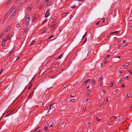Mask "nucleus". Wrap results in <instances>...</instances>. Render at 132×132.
<instances>
[{
    "instance_id": "f257e3e1",
    "label": "nucleus",
    "mask_w": 132,
    "mask_h": 132,
    "mask_svg": "<svg viewBox=\"0 0 132 132\" xmlns=\"http://www.w3.org/2000/svg\"><path fill=\"white\" fill-rule=\"evenodd\" d=\"M30 19V17H26L25 24L26 26H28L29 24Z\"/></svg>"
},
{
    "instance_id": "f03ea898",
    "label": "nucleus",
    "mask_w": 132,
    "mask_h": 132,
    "mask_svg": "<svg viewBox=\"0 0 132 132\" xmlns=\"http://www.w3.org/2000/svg\"><path fill=\"white\" fill-rule=\"evenodd\" d=\"M49 125L48 123H47L45 125L44 130H45L47 131L48 130V128Z\"/></svg>"
},
{
    "instance_id": "7ed1b4c3",
    "label": "nucleus",
    "mask_w": 132,
    "mask_h": 132,
    "mask_svg": "<svg viewBox=\"0 0 132 132\" xmlns=\"http://www.w3.org/2000/svg\"><path fill=\"white\" fill-rule=\"evenodd\" d=\"M50 13L49 12V10L48 9L46 13V14L44 16H48Z\"/></svg>"
},
{
    "instance_id": "20e7f679",
    "label": "nucleus",
    "mask_w": 132,
    "mask_h": 132,
    "mask_svg": "<svg viewBox=\"0 0 132 132\" xmlns=\"http://www.w3.org/2000/svg\"><path fill=\"white\" fill-rule=\"evenodd\" d=\"M12 7L9 10V11L7 12L6 13V15L7 16H8L9 14L12 11Z\"/></svg>"
},
{
    "instance_id": "39448f33",
    "label": "nucleus",
    "mask_w": 132,
    "mask_h": 132,
    "mask_svg": "<svg viewBox=\"0 0 132 132\" xmlns=\"http://www.w3.org/2000/svg\"><path fill=\"white\" fill-rule=\"evenodd\" d=\"M116 117L117 116L115 117L114 116L111 117L110 118V120L111 121H113L116 119Z\"/></svg>"
},
{
    "instance_id": "423d86ee",
    "label": "nucleus",
    "mask_w": 132,
    "mask_h": 132,
    "mask_svg": "<svg viewBox=\"0 0 132 132\" xmlns=\"http://www.w3.org/2000/svg\"><path fill=\"white\" fill-rule=\"evenodd\" d=\"M34 92V91H33L32 92L31 94H30L29 96H28V98H31L33 95Z\"/></svg>"
},
{
    "instance_id": "0eeeda50",
    "label": "nucleus",
    "mask_w": 132,
    "mask_h": 132,
    "mask_svg": "<svg viewBox=\"0 0 132 132\" xmlns=\"http://www.w3.org/2000/svg\"><path fill=\"white\" fill-rule=\"evenodd\" d=\"M32 7L33 6L31 5H30L28 8V9L29 11H31Z\"/></svg>"
},
{
    "instance_id": "6e6552de",
    "label": "nucleus",
    "mask_w": 132,
    "mask_h": 132,
    "mask_svg": "<svg viewBox=\"0 0 132 132\" xmlns=\"http://www.w3.org/2000/svg\"><path fill=\"white\" fill-rule=\"evenodd\" d=\"M13 114V112L12 111L11 112H10V113H9L7 114H6V117L9 116H10L11 114Z\"/></svg>"
},
{
    "instance_id": "1a4fd4ad",
    "label": "nucleus",
    "mask_w": 132,
    "mask_h": 132,
    "mask_svg": "<svg viewBox=\"0 0 132 132\" xmlns=\"http://www.w3.org/2000/svg\"><path fill=\"white\" fill-rule=\"evenodd\" d=\"M129 62H127L125 63L124 66L127 67L129 65Z\"/></svg>"
},
{
    "instance_id": "9d476101",
    "label": "nucleus",
    "mask_w": 132,
    "mask_h": 132,
    "mask_svg": "<svg viewBox=\"0 0 132 132\" xmlns=\"http://www.w3.org/2000/svg\"><path fill=\"white\" fill-rule=\"evenodd\" d=\"M54 104V103H53L52 104H51L50 105V106H47V108L48 109H50V110L51 109V108L52 107V105H53Z\"/></svg>"
},
{
    "instance_id": "9b49d317",
    "label": "nucleus",
    "mask_w": 132,
    "mask_h": 132,
    "mask_svg": "<svg viewBox=\"0 0 132 132\" xmlns=\"http://www.w3.org/2000/svg\"><path fill=\"white\" fill-rule=\"evenodd\" d=\"M12 36V34L10 33L7 36V38H6L7 40L9 39Z\"/></svg>"
},
{
    "instance_id": "f8f14e48",
    "label": "nucleus",
    "mask_w": 132,
    "mask_h": 132,
    "mask_svg": "<svg viewBox=\"0 0 132 132\" xmlns=\"http://www.w3.org/2000/svg\"><path fill=\"white\" fill-rule=\"evenodd\" d=\"M10 27V25L8 26L5 29V31L6 32H7L9 30Z\"/></svg>"
},
{
    "instance_id": "ddd939ff",
    "label": "nucleus",
    "mask_w": 132,
    "mask_h": 132,
    "mask_svg": "<svg viewBox=\"0 0 132 132\" xmlns=\"http://www.w3.org/2000/svg\"><path fill=\"white\" fill-rule=\"evenodd\" d=\"M109 98L110 97H106L104 99V101L106 102H108V101Z\"/></svg>"
},
{
    "instance_id": "4468645a",
    "label": "nucleus",
    "mask_w": 132,
    "mask_h": 132,
    "mask_svg": "<svg viewBox=\"0 0 132 132\" xmlns=\"http://www.w3.org/2000/svg\"><path fill=\"white\" fill-rule=\"evenodd\" d=\"M21 34L18 35H17V39H18L19 40L21 38Z\"/></svg>"
},
{
    "instance_id": "2eb2a0df",
    "label": "nucleus",
    "mask_w": 132,
    "mask_h": 132,
    "mask_svg": "<svg viewBox=\"0 0 132 132\" xmlns=\"http://www.w3.org/2000/svg\"><path fill=\"white\" fill-rule=\"evenodd\" d=\"M28 27H26L24 29V31L23 32L24 34L26 33V32L27 31V30H28Z\"/></svg>"
},
{
    "instance_id": "dca6fc26",
    "label": "nucleus",
    "mask_w": 132,
    "mask_h": 132,
    "mask_svg": "<svg viewBox=\"0 0 132 132\" xmlns=\"http://www.w3.org/2000/svg\"><path fill=\"white\" fill-rule=\"evenodd\" d=\"M63 54H62L60 56H59L57 59V60H60L62 57L63 55Z\"/></svg>"
},
{
    "instance_id": "f3484780",
    "label": "nucleus",
    "mask_w": 132,
    "mask_h": 132,
    "mask_svg": "<svg viewBox=\"0 0 132 132\" xmlns=\"http://www.w3.org/2000/svg\"><path fill=\"white\" fill-rule=\"evenodd\" d=\"M113 84L114 82L113 81H111L109 85V86L110 87H112L113 85Z\"/></svg>"
},
{
    "instance_id": "a211bd4d",
    "label": "nucleus",
    "mask_w": 132,
    "mask_h": 132,
    "mask_svg": "<svg viewBox=\"0 0 132 132\" xmlns=\"http://www.w3.org/2000/svg\"><path fill=\"white\" fill-rule=\"evenodd\" d=\"M37 19V17H34L32 19L33 22H35Z\"/></svg>"
},
{
    "instance_id": "6ab92c4d",
    "label": "nucleus",
    "mask_w": 132,
    "mask_h": 132,
    "mask_svg": "<svg viewBox=\"0 0 132 132\" xmlns=\"http://www.w3.org/2000/svg\"><path fill=\"white\" fill-rule=\"evenodd\" d=\"M91 93V91L90 90H88L86 92V94L87 95H89Z\"/></svg>"
},
{
    "instance_id": "aec40b11",
    "label": "nucleus",
    "mask_w": 132,
    "mask_h": 132,
    "mask_svg": "<svg viewBox=\"0 0 132 132\" xmlns=\"http://www.w3.org/2000/svg\"><path fill=\"white\" fill-rule=\"evenodd\" d=\"M90 81V79H88L86 80L84 82V84H85L84 85H85L86 83H87Z\"/></svg>"
},
{
    "instance_id": "412c9836",
    "label": "nucleus",
    "mask_w": 132,
    "mask_h": 132,
    "mask_svg": "<svg viewBox=\"0 0 132 132\" xmlns=\"http://www.w3.org/2000/svg\"><path fill=\"white\" fill-rule=\"evenodd\" d=\"M5 41L4 39L3 40V41L2 42V45H4L5 44Z\"/></svg>"
},
{
    "instance_id": "4be33fe9",
    "label": "nucleus",
    "mask_w": 132,
    "mask_h": 132,
    "mask_svg": "<svg viewBox=\"0 0 132 132\" xmlns=\"http://www.w3.org/2000/svg\"><path fill=\"white\" fill-rule=\"evenodd\" d=\"M105 18H103L101 19L100 21L101 22H102L103 23L105 22Z\"/></svg>"
},
{
    "instance_id": "5701e85b",
    "label": "nucleus",
    "mask_w": 132,
    "mask_h": 132,
    "mask_svg": "<svg viewBox=\"0 0 132 132\" xmlns=\"http://www.w3.org/2000/svg\"><path fill=\"white\" fill-rule=\"evenodd\" d=\"M35 40H33L30 43V45H32L35 43Z\"/></svg>"
},
{
    "instance_id": "b1692460",
    "label": "nucleus",
    "mask_w": 132,
    "mask_h": 132,
    "mask_svg": "<svg viewBox=\"0 0 132 132\" xmlns=\"http://www.w3.org/2000/svg\"><path fill=\"white\" fill-rule=\"evenodd\" d=\"M47 21V22L48 23H49V22L50 21V20H49V19H46L45 20V21H44L43 22V23H44L45 22H46Z\"/></svg>"
},
{
    "instance_id": "393cba45",
    "label": "nucleus",
    "mask_w": 132,
    "mask_h": 132,
    "mask_svg": "<svg viewBox=\"0 0 132 132\" xmlns=\"http://www.w3.org/2000/svg\"><path fill=\"white\" fill-rule=\"evenodd\" d=\"M56 27L53 26V27H50L51 28H52L51 30L52 31H53L56 28Z\"/></svg>"
},
{
    "instance_id": "a878e982",
    "label": "nucleus",
    "mask_w": 132,
    "mask_h": 132,
    "mask_svg": "<svg viewBox=\"0 0 132 132\" xmlns=\"http://www.w3.org/2000/svg\"><path fill=\"white\" fill-rule=\"evenodd\" d=\"M4 32H2L0 35V37H2L4 35Z\"/></svg>"
},
{
    "instance_id": "bb28decb",
    "label": "nucleus",
    "mask_w": 132,
    "mask_h": 132,
    "mask_svg": "<svg viewBox=\"0 0 132 132\" xmlns=\"http://www.w3.org/2000/svg\"><path fill=\"white\" fill-rule=\"evenodd\" d=\"M119 32H120V31H115L114 32H112V34H114V33L118 34Z\"/></svg>"
},
{
    "instance_id": "cd10ccee",
    "label": "nucleus",
    "mask_w": 132,
    "mask_h": 132,
    "mask_svg": "<svg viewBox=\"0 0 132 132\" xmlns=\"http://www.w3.org/2000/svg\"><path fill=\"white\" fill-rule=\"evenodd\" d=\"M58 20V19L57 18H56L53 21V22L55 23Z\"/></svg>"
},
{
    "instance_id": "c85d7f7f",
    "label": "nucleus",
    "mask_w": 132,
    "mask_h": 132,
    "mask_svg": "<svg viewBox=\"0 0 132 132\" xmlns=\"http://www.w3.org/2000/svg\"><path fill=\"white\" fill-rule=\"evenodd\" d=\"M16 27L17 28H19L20 26V25L19 23H18L17 24H16Z\"/></svg>"
},
{
    "instance_id": "c756f323",
    "label": "nucleus",
    "mask_w": 132,
    "mask_h": 132,
    "mask_svg": "<svg viewBox=\"0 0 132 132\" xmlns=\"http://www.w3.org/2000/svg\"><path fill=\"white\" fill-rule=\"evenodd\" d=\"M54 125V123H52L51 125L49 127L50 128L51 127H52Z\"/></svg>"
},
{
    "instance_id": "7c9ffc66",
    "label": "nucleus",
    "mask_w": 132,
    "mask_h": 132,
    "mask_svg": "<svg viewBox=\"0 0 132 132\" xmlns=\"http://www.w3.org/2000/svg\"><path fill=\"white\" fill-rule=\"evenodd\" d=\"M110 57V55H106V57L105 59L107 58V59H108Z\"/></svg>"
},
{
    "instance_id": "2f4dec72",
    "label": "nucleus",
    "mask_w": 132,
    "mask_h": 132,
    "mask_svg": "<svg viewBox=\"0 0 132 132\" xmlns=\"http://www.w3.org/2000/svg\"><path fill=\"white\" fill-rule=\"evenodd\" d=\"M71 7L73 9H74L76 7L75 5H73L71 6Z\"/></svg>"
},
{
    "instance_id": "473e14b6",
    "label": "nucleus",
    "mask_w": 132,
    "mask_h": 132,
    "mask_svg": "<svg viewBox=\"0 0 132 132\" xmlns=\"http://www.w3.org/2000/svg\"><path fill=\"white\" fill-rule=\"evenodd\" d=\"M47 31V29H44L43 31L42 32V33H43V34H44L45 33V32L46 31Z\"/></svg>"
},
{
    "instance_id": "72a5a7b5",
    "label": "nucleus",
    "mask_w": 132,
    "mask_h": 132,
    "mask_svg": "<svg viewBox=\"0 0 132 132\" xmlns=\"http://www.w3.org/2000/svg\"><path fill=\"white\" fill-rule=\"evenodd\" d=\"M44 6V5L42 3H41L40 5V7H43Z\"/></svg>"
},
{
    "instance_id": "f704fd0d",
    "label": "nucleus",
    "mask_w": 132,
    "mask_h": 132,
    "mask_svg": "<svg viewBox=\"0 0 132 132\" xmlns=\"http://www.w3.org/2000/svg\"><path fill=\"white\" fill-rule=\"evenodd\" d=\"M130 96V94L128 93L127 94L126 97H129Z\"/></svg>"
},
{
    "instance_id": "c9c22d12",
    "label": "nucleus",
    "mask_w": 132,
    "mask_h": 132,
    "mask_svg": "<svg viewBox=\"0 0 132 132\" xmlns=\"http://www.w3.org/2000/svg\"><path fill=\"white\" fill-rule=\"evenodd\" d=\"M95 83V81L94 80H93L92 81V83L93 84H94Z\"/></svg>"
},
{
    "instance_id": "e433bc0d",
    "label": "nucleus",
    "mask_w": 132,
    "mask_h": 132,
    "mask_svg": "<svg viewBox=\"0 0 132 132\" xmlns=\"http://www.w3.org/2000/svg\"><path fill=\"white\" fill-rule=\"evenodd\" d=\"M103 79V78L102 77H100L99 79H98V80L100 81H101Z\"/></svg>"
},
{
    "instance_id": "4c0bfd02",
    "label": "nucleus",
    "mask_w": 132,
    "mask_h": 132,
    "mask_svg": "<svg viewBox=\"0 0 132 132\" xmlns=\"http://www.w3.org/2000/svg\"><path fill=\"white\" fill-rule=\"evenodd\" d=\"M15 15V12H14L13 13V14H12V15L11 16H14Z\"/></svg>"
},
{
    "instance_id": "58836bf2",
    "label": "nucleus",
    "mask_w": 132,
    "mask_h": 132,
    "mask_svg": "<svg viewBox=\"0 0 132 132\" xmlns=\"http://www.w3.org/2000/svg\"><path fill=\"white\" fill-rule=\"evenodd\" d=\"M4 69H2L0 72V74H1L2 73V72L4 71Z\"/></svg>"
},
{
    "instance_id": "ea45409f",
    "label": "nucleus",
    "mask_w": 132,
    "mask_h": 132,
    "mask_svg": "<svg viewBox=\"0 0 132 132\" xmlns=\"http://www.w3.org/2000/svg\"><path fill=\"white\" fill-rule=\"evenodd\" d=\"M124 72L123 70H121L120 71V73H124Z\"/></svg>"
},
{
    "instance_id": "a19ab883",
    "label": "nucleus",
    "mask_w": 132,
    "mask_h": 132,
    "mask_svg": "<svg viewBox=\"0 0 132 132\" xmlns=\"http://www.w3.org/2000/svg\"><path fill=\"white\" fill-rule=\"evenodd\" d=\"M128 79V76H126L125 77V79Z\"/></svg>"
},
{
    "instance_id": "79ce46f5",
    "label": "nucleus",
    "mask_w": 132,
    "mask_h": 132,
    "mask_svg": "<svg viewBox=\"0 0 132 132\" xmlns=\"http://www.w3.org/2000/svg\"><path fill=\"white\" fill-rule=\"evenodd\" d=\"M75 100V99H72L70 100V101L71 102H73Z\"/></svg>"
},
{
    "instance_id": "37998d69",
    "label": "nucleus",
    "mask_w": 132,
    "mask_h": 132,
    "mask_svg": "<svg viewBox=\"0 0 132 132\" xmlns=\"http://www.w3.org/2000/svg\"><path fill=\"white\" fill-rule=\"evenodd\" d=\"M61 127L63 129L64 127V125H61Z\"/></svg>"
},
{
    "instance_id": "c03bdc74",
    "label": "nucleus",
    "mask_w": 132,
    "mask_h": 132,
    "mask_svg": "<svg viewBox=\"0 0 132 132\" xmlns=\"http://www.w3.org/2000/svg\"><path fill=\"white\" fill-rule=\"evenodd\" d=\"M125 86V85L124 84H123L121 85V87L122 88L124 87Z\"/></svg>"
},
{
    "instance_id": "a18cd8bd",
    "label": "nucleus",
    "mask_w": 132,
    "mask_h": 132,
    "mask_svg": "<svg viewBox=\"0 0 132 132\" xmlns=\"http://www.w3.org/2000/svg\"><path fill=\"white\" fill-rule=\"evenodd\" d=\"M38 129V128H37L35 130H33L32 131V132H35V131H36V130H37Z\"/></svg>"
},
{
    "instance_id": "49530a36",
    "label": "nucleus",
    "mask_w": 132,
    "mask_h": 132,
    "mask_svg": "<svg viewBox=\"0 0 132 132\" xmlns=\"http://www.w3.org/2000/svg\"><path fill=\"white\" fill-rule=\"evenodd\" d=\"M64 121H63V122L61 124V125H64Z\"/></svg>"
},
{
    "instance_id": "de8ad7c7",
    "label": "nucleus",
    "mask_w": 132,
    "mask_h": 132,
    "mask_svg": "<svg viewBox=\"0 0 132 132\" xmlns=\"http://www.w3.org/2000/svg\"><path fill=\"white\" fill-rule=\"evenodd\" d=\"M108 62V61L106 60L104 62V63L105 64H106Z\"/></svg>"
},
{
    "instance_id": "09e8293b",
    "label": "nucleus",
    "mask_w": 132,
    "mask_h": 132,
    "mask_svg": "<svg viewBox=\"0 0 132 132\" xmlns=\"http://www.w3.org/2000/svg\"><path fill=\"white\" fill-rule=\"evenodd\" d=\"M56 24H54L53 25H52V26H51L50 27H53V26H55L56 25Z\"/></svg>"
},
{
    "instance_id": "8fccbe9b",
    "label": "nucleus",
    "mask_w": 132,
    "mask_h": 132,
    "mask_svg": "<svg viewBox=\"0 0 132 132\" xmlns=\"http://www.w3.org/2000/svg\"><path fill=\"white\" fill-rule=\"evenodd\" d=\"M12 0H9L7 2V4L10 3H11Z\"/></svg>"
},
{
    "instance_id": "3c124183",
    "label": "nucleus",
    "mask_w": 132,
    "mask_h": 132,
    "mask_svg": "<svg viewBox=\"0 0 132 132\" xmlns=\"http://www.w3.org/2000/svg\"><path fill=\"white\" fill-rule=\"evenodd\" d=\"M53 35H52L51 36H50L49 38H50V39H51V38H52L53 37Z\"/></svg>"
},
{
    "instance_id": "603ef678",
    "label": "nucleus",
    "mask_w": 132,
    "mask_h": 132,
    "mask_svg": "<svg viewBox=\"0 0 132 132\" xmlns=\"http://www.w3.org/2000/svg\"><path fill=\"white\" fill-rule=\"evenodd\" d=\"M122 80V79H120L119 80L118 83H120Z\"/></svg>"
},
{
    "instance_id": "864d4df0",
    "label": "nucleus",
    "mask_w": 132,
    "mask_h": 132,
    "mask_svg": "<svg viewBox=\"0 0 132 132\" xmlns=\"http://www.w3.org/2000/svg\"><path fill=\"white\" fill-rule=\"evenodd\" d=\"M128 72H129L130 74L132 75V73H131V71L130 70H129Z\"/></svg>"
},
{
    "instance_id": "5fc2aeb1",
    "label": "nucleus",
    "mask_w": 132,
    "mask_h": 132,
    "mask_svg": "<svg viewBox=\"0 0 132 132\" xmlns=\"http://www.w3.org/2000/svg\"><path fill=\"white\" fill-rule=\"evenodd\" d=\"M121 46V45L120 44V45H119L118 46V48H119Z\"/></svg>"
},
{
    "instance_id": "6e6d98bb",
    "label": "nucleus",
    "mask_w": 132,
    "mask_h": 132,
    "mask_svg": "<svg viewBox=\"0 0 132 132\" xmlns=\"http://www.w3.org/2000/svg\"><path fill=\"white\" fill-rule=\"evenodd\" d=\"M89 99L88 98H87L86 100V102H87L88 100H89Z\"/></svg>"
},
{
    "instance_id": "4d7b16f0",
    "label": "nucleus",
    "mask_w": 132,
    "mask_h": 132,
    "mask_svg": "<svg viewBox=\"0 0 132 132\" xmlns=\"http://www.w3.org/2000/svg\"><path fill=\"white\" fill-rule=\"evenodd\" d=\"M63 87H65V88L66 86V85L65 84H64V85H63Z\"/></svg>"
},
{
    "instance_id": "13d9d810",
    "label": "nucleus",
    "mask_w": 132,
    "mask_h": 132,
    "mask_svg": "<svg viewBox=\"0 0 132 132\" xmlns=\"http://www.w3.org/2000/svg\"><path fill=\"white\" fill-rule=\"evenodd\" d=\"M103 92L104 93H106V91L105 90L103 89Z\"/></svg>"
},
{
    "instance_id": "bf43d9fd",
    "label": "nucleus",
    "mask_w": 132,
    "mask_h": 132,
    "mask_svg": "<svg viewBox=\"0 0 132 132\" xmlns=\"http://www.w3.org/2000/svg\"><path fill=\"white\" fill-rule=\"evenodd\" d=\"M49 0H46L45 1V2H46V3H47V2H48Z\"/></svg>"
},
{
    "instance_id": "052dcab7",
    "label": "nucleus",
    "mask_w": 132,
    "mask_h": 132,
    "mask_svg": "<svg viewBox=\"0 0 132 132\" xmlns=\"http://www.w3.org/2000/svg\"><path fill=\"white\" fill-rule=\"evenodd\" d=\"M36 87H35V88H34L33 89V91H34L35 89H36Z\"/></svg>"
},
{
    "instance_id": "680f3d73",
    "label": "nucleus",
    "mask_w": 132,
    "mask_h": 132,
    "mask_svg": "<svg viewBox=\"0 0 132 132\" xmlns=\"http://www.w3.org/2000/svg\"><path fill=\"white\" fill-rule=\"evenodd\" d=\"M86 109H87V108H85L84 109V111H86Z\"/></svg>"
},
{
    "instance_id": "e2e57ef3",
    "label": "nucleus",
    "mask_w": 132,
    "mask_h": 132,
    "mask_svg": "<svg viewBox=\"0 0 132 132\" xmlns=\"http://www.w3.org/2000/svg\"><path fill=\"white\" fill-rule=\"evenodd\" d=\"M90 87L89 85H88L87 87V88H88Z\"/></svg>"
},
{
    "instance_id": "0e129e2a",
    "label": "nucleus",
    "mask_w": 132,
    "mask_h": 132,
    "mask_svg": "<svg viewBox=\"0 0 132 132\" xmlns=\"http://www.w3.org/2000/svg\"><path fill=\"white\" fill-rule=\"evenodd\" d=\"M87 124H88V125H90V123L89 122V121H88L87 122Z\"/></svg>"
},
{
    "instance_id": "69168bd1",
    "label": "nucleus",
    "mask_w": 132,
    "mask_h": 132,
    "mask_svg": "<svg viewBox=\"0 0 132 132\" xmlns=\"http://www.w3.org/2000/svg\"><path fill=\"white\" fill-rule=\"evenodd\" d=\"M126 40H123V41H122V42L123 43H125L126 42Z\"/></svg>"
},
{
    "instance_id": "338daca9",
    "label": "nucleus",
    "mask_w": 132,
    "mask_h": 132,
    "mask_svg": "<svg viewBox=\"0 0 132 132\" xmlns=\"http://www.w3.org/2000/svg\"><path fill=\"white\" fill-rule=\"evenodd\" d=\"M119 90V89H116L115 90L116 91H117Z\"/></svg>"
},
{
    "instance_id": "774afa93",
    "label": "nucleus",
    "mask_w": 132,
    "mask_h": 132,
    "mask_svg": "<svg viewBox=\"0 0 132 132\" xmlns=\"http://www.w3.org/2000/svg\"><path fill=\"white\" fill-rule=\"evenodd\" d=\"M40 130H38L37 131H36V132H40Z\"/></svg>"
}]
</instances>
